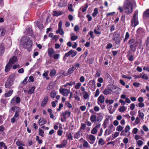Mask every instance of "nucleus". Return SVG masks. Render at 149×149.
Instances as JSON below:
<instances>
[{"label": "nucleus", "instance_id": "obj_1", "mask_svg": "<svg viewBox=\"0 0 149 149\" xmlns=\"http://www.w3.org/2000/svg\"><path fill=\"white\" fill-rule=\"evenodd\" d=\"M21 44L25 48L30 51L32 49V42L31 39L28 37H24L21 39Z\"/></svg>", "mask_w": 149, "mask_h": 149}, {"label": "nucleus", "instance_id": "obj_2", "mask_svg": "<svg viewBox=\"0 0 149 149\" xmlns=\"http://www.w3.org/2000/svg\"><path fill=\"white\" fill-rule=\"evenodd\" d=\"M131 0H126L125 1L123 8L125 10V12L127 15L131 13L133 11V6L131 2Z\"/></svg>", "mask_w": 149, "mask_h": 149}, {"label": "nucleus", "instance_id": "obj_3", "mask_svg": "<svg viewBox=\"0 0 149 149\" xmlns=\"http://www.w3.org/2000/svg\"><path fill=\"white\" fill-rule=\"evenodd\" d=\"M128 44L129 45L130 50L134 52L136 50L137 43L134 38L130 39L128 41Z\"/></svg>", "mask_w": 149, "mask_h": 149}, {"label": "nucleus", "instance_id": "obj_4", "mask_svg": "<svg viewBox=\"0 0 149 149\" xmlns=\"http://www.w3.org/2000/svg\"><path fill=\"white\" fill-rule=\"evenodd\" d=\"M136 11L134 13L132 19L131 21V25L133 27H135L139 24V22L138 20L137 15L138 11Z\"/></svg>", "mask_w": 149, "mask_h": 149}, {"label": "nucleus", "instance_id": "obj_5", "mask_svg": "<svg viewBox=\"0 0 149 149\" xmlns=\"http://www.w3.org/2000/svg\"><path fill=\"white\" fill-rule=\"evenodd\" d=\"M16 108H17V107ZM17 108H18L17 110L15 111L14 115L10 120L11 122L12 123H14L18 120L17 118L19 116V113L21 111V109L19 107H17Z\"/></svg>", "mask_w": 149, "mask_h": 149}, {"label": "nucleus", "instance_id": "obj_6", "mask_svg": "<svg viewBox=\"0 0 149 149\" xmlns=\"http://www.w3.org/2000/svg\"><path fill=\"white\" fill-rule=\"evenodd\" d=\"M21 101V100L19 97L17 96H15L11 100L10 103L11 104L14 105L19 103Z\"/></svg>", "mask_w": 149, "mask_h": 149}, {"label": "nucleus", "instance_id": "obj_7", "mask_svg": "<svg viewBox=\"0 0 149 149\" xmlns=\"http://www.w3.org/2000/svg\"><path fill=\"white\" fill-rule=\"evenodd\" d=\"M120 34L116 32H115L113 35V40L115 42L116 44L120 43V38L119 37Z\"/></svg>", "mask_w": 149, "mask_h": 149}, {"label": "nucleus", "instance_id": "obj_8", "mask_svg": "<svg viewBox=\"0 0 149 149\" xmlns=\"http://www.w3.org/2000/svg\"><path fill=\"white\" fill-rule=\"evenodd\" d=\"M62 22L60 21L58 23V29L56 32V33H59L60 35H63L64 34V32L62 29Z\"/></svg>", "mask_w": 149, "mask_h": 149}, {"label": "nucleus", "instance_id": "obj_9", "mask_svg": "<svg viewBox=\"0 0 149 149\" xmlns=\"http://www.w3.org/2000/svg\"><path fill=\"white\" fill-rule=\"evenodd\" d=\"M77 54L76 51L72 49L66 53V57H69L71 55L72 57H74Z\"/></svg>", "mask_w": 149, "mask_h": 149}, {"label": "nucleus", "instance_id": "obj_10", "mask_svg": "<svg viewBox=\"0 0 149 149\" xmlns=\"http://www.w3.org/2000/svg\"><path fill=\"white\" fill-rule=\"evenodd\" d=\"M13 83L12 81H9L7 80V81L5 83V87L7 88L10 89L13 88V87H11L13 85Z\"/></svg>", "mask_w": 149, "mask_h": 149}, {"label": "nucleus", "instance_id": "obj_11", "mask_svg": "<svg viewBox=\"0 0 149 149\" xmlns=\"http://www.w3.org/2000/svg\"><path fill=\"white\" fill-rule=\"evenodd\" d=\"M17 61V58L15 56H13L10 58L9 61V63L12 65L15 64Z\"/></svg>", "mask_w": 149, "mask_h": 149}, {"label": "nucleus", "instance_id": "obj_12", "mask_svg": "<svg viewBox=\"0 0 149 149\" xmlns=\"http://www.w3.org/2000/svg\"><path fill=\"white\" fill-rule=\"evenodd\" d=\"M105 100L104 97L102 95H101L98 97L97 99L98 103L99 105H100L99 103L100 102L101 103H103Z\"/></svg>", "mask_w": 149, "mask_h": 149}, {"label": "nucleus", "instance_id": "obj_13", "mask_svg": "<svg viewBox=\"0 0 149 149\" xmlns=\"http://www.w3.org/2000/svg\"><path fill=\"white\" fill-rule=\"evenodd\" d=\"M63 13L61 11H53L52 15L54 16L58 17L62 15Z\"/></svg>", "mask_w": 149, "mask_h": 149}, {"label": "nucleus", "instance_id": "obj_14", "mask_svg": "<svg viewBox=\"0 0 149 149\" xmlns=\"http://www.w3.org/2000/svg\"><path fill=\"white\" fill-rule=\"evenodd\" d=\"M88 139L91 141V142H89L90 144H92L94 143L95 141V138L94 135L91 134H90L88 136Z\"/></svg>", "mask_w": 149, "mask_h": 149}, {"label": "nucleus", "instance_id": "obj_15", "mask_svg": "<svg viewBox=\"0 0 149 149\" xmlns=\"http://www.w3.org/2000/svg\"><path fill=\"white\" fill-rule=\"evenodd\" d=\"M55 52L54 50L52 48L48 49V53L49 56L51 57H52Z\"/></svg>", "mask_w": 149, "mask_h": 149}, {"label": "nucleus", "instance_id": "obj_16", "mask_svg": "<svg viewBox=\"0 0 149 149\" xmlns=\"http://www.w3.org/2000/svg\"><path fill=\"white\" fill-rule=\"evenodd\" d=\"M13 93V90L12 89L10 90L9 91L6 93L4 95V96L5 97H8L11 96Z\"/></svg>", "mask_w": 149, "mask_h": 149}, {"label": "nucleus", "instance_id": "obj_17", "mask_svg": "<svg viewBox=\"0 0 149 149\" xmlns=\"http://www.w3.org/2000/svg\"><path fill=\"white\" fill-rule=\"evenodd\" d=\"M48 100V97H45L42 101V102L41 103V106L42 107H44L47 104Z\"/></svg>", "mask_w": 149, "mask_h": 149}, {"label": "nucleus", "instance_id": "obj_18", "mask_svg": "<svg viewBox=\"0 0 149 149\" xmlns=\"http://www.w3.org/2000/svg\"><path fill=\"white\" fill-rule=\"evenodd\" d=\"M15 78V73H13L10 76L8 79L9 81H12L13 83L14 82V81Z\"/></svg>", "mask_w": 149, "mask_h": 149}, {"label": "nucleus", "instance_id": "obj_19", "mask_svg": "<svg viewBox=\"0 0 149 149\" xmlns=\"http://www.w3.org/2000/svg\"><path fill=\"white\" fill-rule=\"evenodd\" d=\"M47 123L46 120L43 118H41L39 121L38 123L40 125H42Z\"/></svg>", "mask_w": 149, "mask_h": 149}, {"label": "nucleus", "instance_id": "obj_20", "mask_svg": "<svg viewBox=\"0 0 149 149\" xmlns=\"http://www.w3.org/2000/svg\"><path fill=\"white\" fill-rule=\"evenodd\" d=\"M119 133L116 132L113 133V134H112L113 135L109 137V139H111V137H112V139H111V140H113L115 138L117 137L119 135Z\"/></svg>", "mask_w": 149, "mask_h": 149}, {"label": "nucleus", "instance_id": "obj_21", "mask_svg": "<svg viewBox=\"0 0 149 149\" xmlns=\"http://www.w3.org/2000/svg\"><path fill=\"white\" fill-rule=\"evenodd\" d=\"M82 136V134H81V135L80 131L79 130L74 135V139H78L81 136Z\"/></svg>", "mask_w": 149, "mask_h": 149}, {"label": "nucleus", "instance_id": "obj_22", "mask_svg": "<svg viewBox=\"0 0 149 149\" xmlns=\"http://www.w3.org/2000/svg\"><path fill=\"white\" fill-rule=\"evenodd\" d=\"M90 120L92 123L97 121V117L94 114L92 115L90 117Z\"/></svg>", "mask_w": 149, "mask_h": 149}, {"label": "nucleus", "instance_id": "obj_23", "mask_svg": "<svg viewBox=\"0 0 149 149\" xmlns=\"http://www.w3.org/2000/svg\"><path fill=\"white\" fill-rule=\"evenodd\" d=\"M105 76L106 78L109 81L111 82L113 80L111 76L108 73H106L105 74Z\"/></svg>", "mask_w": 149, "mask_h": 149}, {"label": "nucleus", "instance_id": "obj_24", "mask_svg": "<svg viewBox=\"0 0 149 149\" xmlns=\"http://www.w3.org/2000/svg\"><path fill=\"white\" fill-rule=\"evenodd\" d=\"M12 64L9 63L6 66L5 69V72H8L12 67Z\"/></svg>", "mask_w": 149, "mask_h": 149}, {"label": "nucleus", "instance_id": "obj_25", "mask_svg": "<svg viewBox=\"0 0 149 149\" xmlns=\"http://www.w3.org/2000/svg\"><path fill=\"white\" fill-rule=\"evenodd\" d=\"M92 85L91 89L92 91H95V89L96 88V86L95 82V80H92Z\"/></svg>", "mask_w": 149, "mask_h": 149}, {"label": "nucleus", "instance_id": "obj_26", "mask_svg": "<svg viewBox=\"0 0 149 149\" xmlns=\"http://www.w3.org/2000/svg\"><path fill=\"white\" fill-rule=\"evenodd\" d=\"M6 31L3 28L0 27V35L1 36H3L5 34Z\"/></svg>", "mask_w": 149, "mask_h": 149}, {"label": "nucleus", "instance_id": "obj_27", "mask_svg": "<svg viewBox=\"0 0 149 149\" xmlns=\"http://www.w3.org/2000/svg\"><path fill=\"white\" fill-rule=\"evenodd\" d=\"M98 8H94L93 13L92 14V16L93 17H95L98 13Z\"/></svg>", "mask_w": 149, "mask_h": 149}, {"label": "nucleus", "instance_id": "obj_28", "mask_svg": "<svg viewBox=\"0 0 149 149\" xmlns=\"http://www.w3.org/2000/svg\"><path fill=\"white\" fill-rule=\"evenodd\" d=\"M76 69V67L74 66H72V67L70 68L68 70V72L69 74H70L72 73Z\"/></svg>", "mask_w": 149, "mask_h": 149}, {"label": "nucleus", "instance_id": "obj_29", "mask_svg": "<svg viewBox=\"0 0 149 149\" xmlns=\"http://www.w3.org/2000/svg\"><path fill=\"white\" fill-rule=\"evenodd\" d=\"M4 52V46L2 45H0V56H1L3 54Z\"/></svg>", "mask_w": 149, "mask_h": 149}, {"label": "nucleus", "instance_id": "obj_30", "mask_svg": "<svg viewBox=\"0 0 149 149\" xmlns=\"http://www.w3.org/2000/svg\"><path fill=\"white\" fill-rule=\"evenodd\" d=\"M74 97L76 100H77L79 101H80V97H79L78 93L77 91L75 92V93L74 94Z\"/></svg>", "mask_w": 149, "mask_h": 149}, {"label": "nucleus", "instance_id": "obj_31", "mask_svg": "<svg viewBox=\"0 0 149 149\" xmlns=\"http://www.w3.org/2000/svg\"><path fill=\"white\" fill-rule=\"evenodd\" d=\"M36 87L34 86L32 87L30 89L28 92V93L29 94H31L33 93Z\"/></svg>", "mask_w": 149, "mask_h": 149}, {"label": "nucleus", "instance_id": "obj_32", "mask_svg": "<svg viewBox=\"0 0 149 149\" xmlns=\"http://www.w3.org/2000/svg\"><path fill=\"white\" fill-rule=\"evenodd\" d=\"M143 15L145 17H149V9L146 10L144 12Z\"/></svg>", "mask_w": 149, "mask_h": 149}, {"label": "nucleus", "instance_id": "obj_33", "mask_svg": "<svg viewBox=\"0 0 149 149\" xmlns=\"http://www.w3.org/2000/svg\"><path fill=\"white\" fill-rule=\"evenodd\" d=\"M16 145L18 146H24L25 144L23 143L22 142L19 140H18L16 142Z\"/></svg>", "mask_w": 149, "mask_h": 149}, {"label": "nucleus", "instance_id": "obj_34", "mask_svg": "<svg viewBox=\"0 0 149 149\" xmlns=\"http://www.w3.org/2000/svg\"><path fill=\"white\" fill-rule=\"evenodd\" d=\"M83 94H84L83 97L85 99H87L89 97V95L87 92L86 91L83 92Z\"/></svg>", "mask_w": 149, "mask_h": 149}, {"label": "nucleus", "instance_id": "obj_35", "mask_svg": "<svg viewBox=\"0 0 149 149\" xmlns=\"http://www.w3.org/2000/svg\"><path fill=\"white\" fill-rule=\"evenodd\" d=\"M126 107H125V106H121L119 108V109L118 110L119 111L123 112L124 111H125L126 110Z\"/></svg>", "mask_w": 149, "mask_h": 149}, {"label": "nucleus", "instance_id": "obj_36", "mask_svg": "<svg viewBox=\"0 0 149 149\" xmlns=\"http://www.w3.org/2000/svg\"><path fill=\"white\" fill-rule=\"evenodd\" d=\"M61 121L64 122L65 121V113H63L61 115Z\"/></svg>", "mask_w": 149, "mask_h": 149}, {"label": "nucleus", "instance_id": "obj_37", "mask_svg": "<svg viewBox=\"0 0 149 149\" xmlns=\"http://www.w3.org/2000/svg\"><path fill=\"white\" fill-rule=\"evenodd\" d=\"M56 73V71L55 70L53 69L50 72V76L51 77L55 75Z\"/></svg>", "mask_w": 149, "mask_h": 149}, {"label": "nucleus", "instance_id": "obj_38", "mask_svg": "<svg viewBox=\"0 0 149 149\" xmlns=\"http://www.w3.org/2000/svg\"><path fill=\"white\" fill-rule=\"evenodd\" d=\"M129 33L128 32H127L126 33L125 38L124 39L123 42H125L126 41L128 40V39L129 38Z\"/></svg>", "mask_w": 149, "mask_h": 149}, {"label": "nucleus", "instance_id": "obj_39", "mask_svg": "<svg viewBox=\"0 0 149 149\" xmlns=\"http://www.w3.org/2000/svg\"><path fill=\"white\" fill-rule=\"evenodd\" d=\"M56 95V93L54 90L53 91L50 93L51 97L52 98H54Z\"/></svg>", "mask_w": 149, "mask_h": 149}, {"label": "nucleus", "instance_id": "obj_40", "mask_svg": "<svg viewBox=\"0 0 149 149\" xmlns=\"http://www.w3.org/2000/svg\"><path fill=\"white\" fill-rule=\"evenodd\" d=\"M110 90L109 89H105L103 91V93L105 95H107L110 93Z\"/></svg>", "mask_w": 149, "mask_h": 149}, {"label": "nucleus", "instance_id": "obj_41", "mask_svg": "<svg viewBox=\"0 0 149 149\" xmlns=\"http://www.w3.org/2000/svg\"><path fill=\"white\" fill-rule=\"evenodd\" d=\"M83 147L86 148L88 147L89 144L87 141L85 140H83Z\"/></svg>", "mask_w": 149, "mask_h": 149}, {"label": "nucleus", "instance_id": "obj_42", "mask_svg": "<svg viewBox=\"0 0 149 149\" xmlns=\"http://www.w3.org/2000/svg\"><path fill=\"white\" fill-rule=\"evenodd\" d=\"M141 78L146 80H148V79L147 74H144L142 75L141 76Z\"/></svg>", "mask_w": 149, "mask_h": 149}, {"label": "nucleus", "instance_id": "obj_43", "mask_svg": "<svg viewBox=\"0 0 149 149\" xmlns=\"http://www.w3.org/2000/svg\"><path fill=\"white\" fill-rule=\"evenodd\" d=\"M138 113L139 118L142 119H143L144 117V113L142 112H141L140 110H139L138 111Z\"/></svg>", "mask_w": 149, "mask_h": 149}, {"label": "nucleus", "instance_id": "obj_44", "mask_svg": "<svg viewBox=\"0 0 149 149\" xmlns=\"http://www.w3.org/2000/svg\"><path fill=\"white\" fill-rule=\"evenodd\" d=\"M59 91L60 93L61 94H62L63 95H65V89L64 88H63L62 87H61L60 90Z\"/></svg>", "mask_w": 149, "mask_h": 149}, {"label": "nucleus", "instance_id": "obj_45", "mask_svg": "<svg viewBox=\"0 0 149 149\" xmlns=\"http://www.w3.org/2000/svg\"><path fill=\"white\" fill-rule=\"evenodd\" d=\"M97 132V130L94 127L92 129L91 131V133L92 134H95Z\"/></svg>", "mask_w": 149, "mask_h": 149}, {"label": "nucleus", "instance_id": "obj_46", "mask_svg": "<svg viewBox=\"0 0 149 149\" xmlns=\"http://www.w3.org/2000/svg\"><path fill=\"white\" fill-rule=\"evenodd\" d=\"M65 146V144L64 143H62L60 145H56V147L57 148H61L64 147Z\"/></svg>", "mask_w": 149, "mask_h": 149}, {"label": "nucleus", "instance_id": "obj_47", "mask_svg": "<svg viewBox=\"0 0 149 149\" xmlns=\"http://www.w3.org/2000/svg\"><path fill=\"white\" fill-rule=\"evenodd\" d=\"M74 31L77 32H78L79 30V28L78 25H76L75 26L74 28Z\"/></svg>", "mask_w": 149, "mask_h": 149}, {"label": "nucleus", "instance_id": "obj_48", "mask_svg": "<svg viewBox=\"0 0 149 149\" xmlns=\"http://www.w3.org/2000/svg\"><path fill=\"white\" fill-rule=\"evenodd\" d=\"M72 4H70L68 6V10L71 12H72L74 11V9L72 8Z\"/></svg>", "mask_w": 149, "mask_h": 149}, {"label": "nucleus", "instance_id": "obj_49", "mask_svg": "<svg viewBox=\"0 0 149 149\" xmlns=\"http://www.w3.org/2000/svg\"><path fill=\"white\" fill-rule=\"evenodd\" d=\"M123 127L120 125L118 126L116 128V130L119 132H121L123 129Z\"/></svg>", "mask_w": 149, "mask_h": 149}, {"label": "nucleus", "instance_id": "obj_50", "mask_svg": "<svg viewBox=\"0 0 149 149\" xmlns=\"http://www.w3.org/2000/svg\"><path fill=\"white\" fill-rule=\"evenodd\" d=\"M114 102V100H109L108 99H107L105 100V102L106 103H109V104L110 105L112 104Z\"/></svg>", "mask_w": 149, "mask_h": 149}, {"label": "nucleus", "instance_id": "obj_51", "mask_svg": "<svg viewBox=\"0 0 149 149\" xmlns=\"http://www.w3.org/2000/svg\"><path fill=\"white\" fill-rule=\"evenodd\" d=\"M103 118V117L102 115L100 116L97 118V121L100 122Z\"/></svg>", "mask_w": 149, "mask_h": 149}, {"label": "nucleus", "instance_id": "obj_52", "mask_svg": "<svg viewBox=\"0 0 149 149\" xmlns=\"http://www.w3.org/2000/svg\"><path fill=\"white\" fill-rule=\"evenodd\" d=\"M86 127V124L84 123H81V127L79 130L80 131L81 129L84 130Z\"/></svg>", "mask_w": 149, "mask_h": 149}, {"label": "nucleus", "instance_id": "obj_53", "mask_svg": "<svg viewBox=\"0 0 149 149\" xmlns=\"http://www.w3.org/2000/svg\"><path fill=\"white\" fill-rule=\"evenodd\" d=\"M88 34L90 36V38H89V40H90V38H91L93 39H94V36L93 35V32L92 31H90L89 32Z\"/></svg>", "mask_w": 149, "mask_h": 149}, {"label": "nucleus", "instance_id": "obj_54", "mask_svg": "<svg viewBox=\"0 0 149 149\" xmlns=\"http://www.w3.org/2000/svg\"><path fill=\"white\" fill-rule=\"evenodd\" d=\"M37 25L38 27L40 29H42L43 28V25L42 24H40L39 22H37Z\"/></svg>", "mask_w": 149, "mask_h": 149}, {"label": "nucleus", "instance_id": "obj_55", "mask_svg": "<svg viewBox=\"0 0 149 149\" xmlns=\"http://www.w3.org/2000/svg\"><path fill=\"white\" fill-rule=\"evenodd\" d=\"M88 7V5L87 3H86L84 8H83L82 10V12L84 13L86 12L87 10V9Z\"/></svg>", "mask_w": 149, "mask_h": 149}, {"label": "nucleus", "instance_id": "obj_56", "mask_svg": "<svg viewBox=\"0 0 149 149\" xmlns=\"http://www.w3.org/2000/svg\"><path fill=\"white\" fill-rule=\"evenodd\" d=\"M39 135L42 137L44 136V132L43 130L41 129H39Z\"/></svg>", "mask_w": 149, "mask_h": 149}, {"label": "nucleus", "instance_id": "obj_57", "mask_svg": "<svg viewBox=\"0 0 149 149\" xmlns=\"http://www.w3.org/2000/svg\"><path fill=\"white\" fill-rule=\"evenodd\" d=\"M104 140L102 138H100L98 141V144L100 145H102L104 144Z\"/></svg>", "mask_w": 149, "mask_h": 149}, {"label": "nucleus", "instance_id": "obj_58", "mask_svg": "<svg viewBox=\"0 0 149 149\" xmlns=\"http://www.w3.org/2000/svg\"><path fill=\"white\" fill-rule=\"evenodd\" d=\"M81 85V84L80 83H78L75 86V88L76 89H79Z\"/></svg>", "mask_w": 149, "mask_h": 149}, {"label": "nucleus", "instance_id": "obj_59", "mask_svg": "<svg viewBox=\"0 0 149 149\" xmlns=\"http://www.w3.org/2000/svg\"><path fill=\"white\" fill-rule=\"evenodd\" d=\"M130 127L129 125H127L126 126L125 129V133L127 132L130 130Z\"/></svg>", "mask_w": 149, "mask_h": 149}, {"label": "nucleus", "instance_id": "obj_60", "mask_svg": "<svg viewBox=\"0 0 149 149\" xmlns=\"http://www.w3.org/2000/svg\"><path fill=\"white\" fill-rule=\"evenodd\" d=\"M78 38V36H73L71 37V40L72 41H74Z\"/></svg>", "mask_w": 149, "mask_h": 149}, {"label": "nucleus", "instance_id": "obj_61", "mask_svg": "<svg viewBox=\"0 0 149 149\" xmlns=\"http://www.w3.org/2000/svg\"><path fill=\"white\" fill-rule=\"evenodd\" d=\"M100 94V91H99V89H97L96 90V91L95 92V97H97L98 95H99Z\"/></svg>", "mask_w": 149, "mask_h": 149}, {"label": "nucleus", "instance_id": "obj_62", "mask_svg": "<svg viewBox=\"0 0 149 149\" xmlns=\"http://www.w3.org/2000/svg\"><path fill=\"white\" fill-rule=\"evenodd\" d=\"M112 107H113V106L112 105L110 106L109 107V108L108 109V110H109V113L111 114H112L113 112V111L111 110L112 109Z\"/></svg>", "mask_w": 149, "mask_h": 149}, {"label": "nucleus", "instance_id": "obj_63", "mask_svg": "<svg viewBox=\"0 0 149 149\" xmlns=\"http://www.w3.org/2000/svg\"><path fill=\"white\" fill-rule=\"evenodd\" d=\"M112 47H113L112 45L110 43H109L107 44V46L106 47V49H110Z\"/></svg>", "mask_w": 149, "mask_h": 149}, {"label": "nucleus", "instance_id": "obj_64", "mask_svg": "<svg viewBox=\"0 0 149 149\" xmlns=\"http://www.w3.org/2000/svg\"><path fill=\"white\" fill-rule=\"evenodd\" d=\"M86 17L88 18V21H91L92 20V18L90 15H87L86 16Z\"/></svg>", "mask_w": 149, "mask_h": 149}]
</instances>
